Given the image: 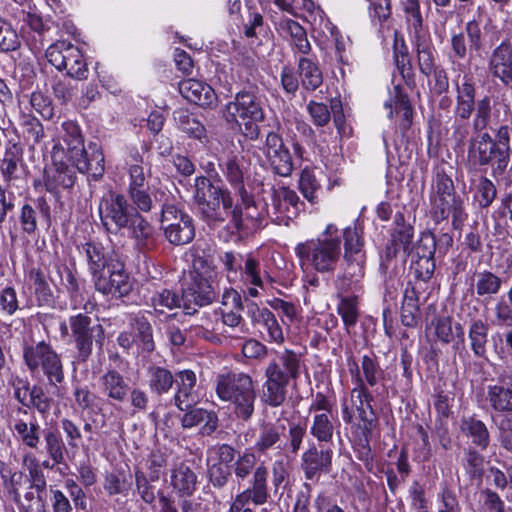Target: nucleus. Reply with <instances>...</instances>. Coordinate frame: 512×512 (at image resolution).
<instances>
[{
  "mask_svg": "<svg viewBox=\"0 0 512 512\" xmlns=\"http://www.w3.org/2000/svg\"><path fill=\"white\" fill-rule=\"evenodd\" d=\"M63 70H66L67 74L72 78L79 80L86 78L87 65L84 57L81 51L71 43L66 53Z\"/></svg>",
  "mask_w": 512,
  "mask_h": 512,
  "instance_id": "09e8293b",
  "label": "nucleus"
},
{
  "mask_svg": "<svg viewBox=\"0 0 512 512\" xmlns=\"http://www.w3.org/2000/svg\"><path fill=\"white\" fill-rule=\"evenodd\" d=\"M436 250V238L434 234L431 232H424L421 234V237L413 247L412 250V258H432L434 259V254Z\"/></svg>",
  "mask_w": 512,
  "mask_h": 512,
  "instance_id": "69168bd1",
  "label": "nucleus"
},
{
  "mask_svg": "<svg viewBox=\"0 0 512 512\" xmlns=\"http://www.w3.org/2000/svg\"><path fill=\"white\" fill-rule=\"evenodd\" d=\"M264 152L275 173L284 177L291 174L293 170L292 157L280 135L275 132L267 134Z\"/></svg>",
  "mask_w": 512,
  "mask_h": 512,
  "instance_id": "dca6fc26",
  "label": "nucleus"
},
{
  "mask_svg": "<svg viewBox=\"0 0 512 512\" xmlns=\"http://www.w3.org/2000/svg\"><path fill=\"white\" fill-rule=\"evenodd\" d=\"M191 269L183 289L186 302L202 307L211 304L217 296L215 288L216 271L213 257L199 246L190 250Z\"/></svg>",
  "mask_w": 512,
  "mask_h": 512,
  "instance_id": "f257e3e1",
  "label": "nucleus"
},
{
  "mask_svg": "<svg viewBox=\"0 0 512 512\" xmlns=\"http://www.w3.org/2000/svg\"><path fill=\"white\" fill-rule=\"evenodd\" d=\"M147 376L150 390L157 395L168 393L175 382L171 371L160 366H150Z\"/></svg>",
  "mask_w": 512,
  "mask_h": 512,
  "instance_id": "ea45409f",
  "label": "nucleus"
},
{
  "mask_svg": "<svg viewBox=\"0 0 512 512\" xmlns=\"http://www.w3.org/2000/svg\"><path fill=\"white\" fill-rule=\"evenodd\" d=\"M46 452L51 460L56 464L64 462V442L56 430H46L44 432Z\"/></svg>",
  "mask_w": 512,
  "mask_h": 512,
  "instance_id": "6e6d98bb",
  "label": "nucleus"
},
{
  "mask_svg": "<svg viewBox=\"0 0 512 512\" xmlns=\"http://www.w3.org/2000/svg\"><path fill=\"white\" fill-rule=\"evenodd\" d=\"M301 354L293 350L285 349L278 355L277 360L271 361L265 371L269 374L275 370L282 374L284 379H296L300 374Z\"/></svg>",
  "mask_w": 512,
  "mask_h": 512,
  "instance_id": "7c9ffc66",
  "label": "nucleus"
},
{
  "mask_svg": "<svg viewBox=\"0 0 512 512\" xmlns=\"http://www.w3.org/2000/svg\"><path fill=\"white\" fill-rule=\"evenodd\" d=\"M417 61L420 72L425 76H430L432 71L438 67L435 64V50L426 43H418Z\"/></svg>",
  "mask_w": 512,
  "mask_h": 512,
  "instance_id": "0e129e2a",
  "label": "nucleus"
},
{
  "mask_svg": "<svg viewBox=\"0 0 512 512\" xmlns=\"http://www.w3.org/2000/svg\"><path fill=\"white\" fill-rule=\"evenodd\" d=\"M21 442L29 448L37 449L40 443V426L37 423H26L18 420L13 425Z\"/></svg>",
  "mask_w": 512,
  "mask_h": 512,
  "instance_id": "864d4df0",
  "label": "nucleus"
},
{
  "mask_svg": "<svg viewBox=\"0 0 512 512\" xmlns=\"http://www.w3.org/2000/svg\"><path fill=\"white\" fill-rule=\"evenodd\" d=\"M431 213L437 221L447 219L452 213L454 220H462L464 215L463 201L455 197L452 179L444 172H438L432 188Z\"/></svg>",
  "mask_w": 512,
  "mask_h": 512,
  "instance_id": "0eeeda50",
  "label": "nucleus"
},
{
  "mask_svg": "<svg viewBox=\"0 0 512 512\" xmlns=\"http://www.w3.org/2000/svg\"><path fill=\"white\" fill-rule=\"evenodd\" d=\"M344 253L343 258H366L364 241L361 231L355 227H347L343 231Z\"/></svg>",
  "mask_w": 512,
  "mask_h": 512,
  "instance_id": "de8ad7c7",
  "label": "nucleus"
},
{
  "mask_svg": "<svg viewBox=\"0 0 512 512\" xmlns=\"http://www.w3.org/2000/svg\"><path fill=\"white\" fill-rule=\"evenodd\" d=\"M181 298L179 295L169 289L156 291L151 297V305L158 313H165L166 310H172L180 307Z\"/></svg>",
  "mask_w": 512,
  "mask_h": 512,
  "instance_id": "5fc2aeb1",
  "label": "nucleus"
},
{
  "mask_svg": "<svg viewBox=\"0 0 512 512\" xmlns=\"http://www.w3.org/2000/svg\"><path fill=\"white\" fill-rule=\"evenodd\" d=\"M320 188L321 185L314 173L309 169L302 170L299 179V189L309 202L315 203L317 201Z\"/></svg>",
  "mask_w": 512,
  "mask_h": 512,
  "instance_id": "680f3d73",
  "label": "nucleus"
},
{
  "mask_svg": "<svg viewBox=\"0 0 512 512\" xmlns=\"http://www.w3.org/2000/svg\"><path fill=\"white\" fill-rule=\"evenodd\" d=\"M492 108L493 100L488 95L477 101L472 120V128L475 132H481L489 126L492 117Z\"/></svg>",
  "mask_w": 512,
  "mask_h": 512,
  "instance_id": "603ef678",
  "label": "nucleus"
},
{
  "mask_svg": "<svg viewBox=\"0 0 512 512\" xmlns=\"http://www.w3.org/2000/svg\"><path fill=\"white\" fill-rule=\"evenodd\" d=\"M138 210L131 206L124 195L108 192L99 203L101 222L110 233H118L129 226V221Z\"/></svg>",
  "mask_w": 512,
  "mask_h": 512,
  "instance_id": "6e6552de",
  "label": "nucleus"
},
{
  "mask_svg": "<svg viewBox=\"0 0 512 512\" xmlns=\"http://www.w3.org/2000/svg\"><path fill=\"white\" fill-rule=\"evenodd\" d=\"M21 47V40L10 22L0 17V50L16 51Z\"/></svg>",
  "mask_w": 512,
  "mask_h": 512,
  "instance_id": "bf43d9fd",
  "label": "nucleus"
},
{
  "mask_svg": "<svg viewBox=\"0 0 512 512\" xmlns=\"http://www.w3.org/2000/svg\"><path fill=\"white\" fill-rule=\"evenodd\" d=\"M491 74L512 89V50L507 44H500L489 61Z\"/></svg>",
  "mask_w": 512,
  "mask_h": 512,
  "instance_id": "412c9836",
  "label": "nucleus"
},
{
  "mask_svg": "<svg viewBox=\"0 0 512 512\" xmlns=\"http://www.w3.org/2000/svg\"><path fill=\"white\" fill-rule=\"evenodd\" d=\"M496 153V144L488 133H481L471 142L469 157L474 163L487 165Z\"/></svg>",
  "mask_w": 512,
  "mask_h": 512,
  "instance_id": "e433bc0d",
  "label": "nucleus"
},
{
  "mask_svg": "<svg viewBox=\"0 0 512 512\" xmlns=\"http://www.w3.org/2000/svg\"><path fill=\"white\" fill-rule=\"evenodd\" d=\"M454 83L456 87L454 117L463 120L470 119L477 103L474 78L471 74L466 73L462 77L458 75L454 79Z\"/></svg>",
  "mask_w": 512,
  "mask_h": 512,
  "instance_id": "f3484780",
  "label": "nucleus"
},
{
  "mask_svg": "<svg viewBox=\"0 0 512 512\" xmlns=\"http://www.w3.org/2000/svg\"><path fill=\"white\" fill-rule=\"evenodd\" d=\"M178 89L180 94L189 102L202 107H212L217 102V95L213 88L196 79L182 80Z\"/></svg>",
  "mask_w": 512,
  "mask_h": 512,
  "instance_id": "aec40b11",
  "label": "nucleus"
},
{
  "mask_svg": "<svg viewBox=\"0 0 512 512\" xmlns=\"http://www.w3.org/2000/svg\"><path fill=\"white\" fill-rule=\"evenodd\" d=\"M224 117L227 122L237 124L245 137L255 140L259 137V123L264 121L265 113L259 96L251 91H240L226 104Z\"/></svg>",
  "mask_w": 512,
  "mask_h": 512,
  "instance_id": "20e7f679",
  "label": "nucleus"
},
{
  "mask_svg": "<svg viewBox=\"0 0 512 512\" xmlns=\"http://www.w3.org/2000/svg\"><path fill=\"white\" fill-rule=\"evenodd\" d=\"M181 417V426L184 429H191L203 423L200 433L203 436L213 434L218 427V416L214 411L203 408H189Z\"/></svg>",
  "mask_w": 512,
  "mask_h": 512,
  "instance_id": "393cba45",
  "label": "nucleus"
},
{
  "mask_svg": "<svg viewBox=\"0 0 512 512\" xmlns=\"http://www.w3.org/2000/svg\"><path fill=\"white\" fill-rule=\"evenodd\" d=\"M266 381L264 383L263 400L271 407L282 405L286 399L289 380L284 379L281 373L273 371L269 374L265 371Z\"/></svg>",
  "mask_w": 512,
  "mask_h": 512,
  "instance_id": "c756f323",
  "label": "nucleus"
},
{
  "mask_svg": "<svg viewBox=\"0 0 512 512\" xmlns=\"http://www.w3.org/2000/svg\"><path fill=\"white\" fill-rule=\"evenodd\" d=\"M284 431V426L264 425L255 442V451L260 455H267L271 450H283Z\"/></svg>",
  "mask_w": 512,
  "mask_h": 512,
  "instance_id": "2f4dec72",
  "label": "nucleus"
},
{
  "mask_svg": "<svg viewBox=\"0 0 512 512\" xmlns=\"http://www.w3.org/2000/svg\"><path fill=\"white\" fill-rule=\"evenodd\" d=\"M339 237H319L298 243L295 253L302 266L311 267L318 273H333L341 258Z\"/></svg>",
  "mask_w": 512,
  "mask_h": 512,
  "instance_id": "39448f33",
  "label": "nucleus"
},
{
  "mask_svg": "<svg viewBox=\"0 0 512 512\" xmlns=\"http://www.w3.org/2000/svg\"><path fill=\"white\" fill-rule=\"evenodd\" d=\"M132 238L135 239L141 251L149 252L156 247V233L154 227L137 211L129 221Z\"/></svg>",
  "mask_w": 512,
  "mask_h": 512,
  "instance_id": "a878e982",
  "label": "nucleus"
},
{
  "mask_svg": "<svg viewBox=\"0 0 512 512\" xmlns=\"http://www.w3.org/2000/svg\"><path fill=\"white\" fill-rule=\"evenodd\" d=\"M100 392L108 399L123 402L129 394V384L116 370H108L99 378Z\"/></svg>",
  "mask_w": 512,
  "mask_h": 512,
  "instance_id": "c85d7f7f",
  "label": "nucleus"
},
{
  "mask_svg": "<svg viewBox=\"0 0 512 512\" xmlns=\"http://www.w3.org/2000/svg\"><path fill=\"white\" fill-rule=\"evenodd\" d=\"M24 464H26L29 472L31 488H34L37 491V498L39 502H42L41 493L45 491L47 485L45 475L40 469L39 463L35 457L31 455H25Z\"/></svg>",
  "mask_w": 512,
  "mask_h": 512,
  "instance_id": "13d9d810",
  "label": "nucleus"
},
{
  "mask_svg": "<svg viewBox=\"0 0 512 512\" xmlns=\"http://www.w3.org/2000/svg\"><path fill=\"white\" fill-rule=\"evenodd\" d=\"M469 340L474 355L484 357L488 342V325L482 320L474 321L469 329Z\"/></svg>",
  "mask_w": 512,
  "mask_h": 512,
  "instance_id": "8fccbe9b",
  "label": "nucleus"
},
{
  "mask_svg": "<svg viewBox=\"0 0 512 512\" xmlns=\"http://www.w3.org/2000/svg\"><path fill=\"white\" fill-rule=\"evenodd\" d=\"M231 222L236 230L248 228L249 224L256 225L261 219V213L258 211L255 200L247 192V198H240V203L232 207Z\"/></svg>",
  "mask_w": 512,
  "mask_h": 512,
  "instance_id": "cd10ccee",
  "label": "nucleus"
},
{
  "mask_svg": "<svg viewBox=\"0 0 512 512\" xmlns=\"http://www.w3.org/2000/svg\"><path fill=\"white\" fill-rule=\"evenodd\" d=\"M215 392L219 399L233 405V412L238 419L242 421L251 419L255 411L257 395L250 375L235 371L218 374Z\"/></svg>",
  "mask_w": 512,
  "mask_h": 512,
  "instance_id": "f03ea898",
  "label": "nucleus"
},
{
  "mask_svg": "<svg viewBox=\"0 0 512 512\" xmlns=\"http://www.w3.org/2000/svg\"><path fill=\"white\" fill-rule=\"evenodd\" d=\"M352 381L355 387L351 390L352 403L355 406L359 419L363 422L365 433H370L375 427L374 410L372 408L373 395L362 380L360 368L356 362L350 368Z\"/></svg>",
  "mask_w": 512,
  "mask_h": 512,
  "instance_id": "9b49d317",
  "label": "nucleus"
},
{
  "mask_svg": "<svg viewBox=\"0 0 512 512\" xmlns=\"http://www.w3.org/2000/svg\"><path fill=\"white\" fill-rule=\"evenodd\" d=\"M268 469L264 464H260L255 475L251 480V486L241 493H239L232 504L230 509L243 510L250 509L247 507L249 502H253L255 505L260 506L268 500V487H267Z\"/></svg>",
  "mask_w": 512,
  "mask_h": 512,
  "instance_id": "4468645a",
  "label": "nucleus"
},
{
  "mask_svg": "<svg viewBox=\"0 0 512 512\" xmlns=\"http://www.w3.org/2000/svg\"><path fill=\"white\" fill-rule=\"evenodd\" d=\"M175 382L177 391L173 397L174 404L179 410H188L197 401V395L194 392L196 375L191 370L180 371Z\"/></svg>",
  "mask_w": 512,
  "mask_h": 512,
  "instance_id": "bb28decb",
  "label": "nucleus"
},
{
  "mask_svg": "<svg viewBox=\"0 0 512 512\" xmlns=\"http://www.w3.org/2000/svg\"><path fill=\"white\" fill-rule=\"evenodd\" d=\"M361 377L366 386H375L383 374L375 356L364 355L361 359Z\"/></svg>",
  "mask_w": 512,
  "mask_h": 512,
  "instance_id": "052dcab7",
  "label": "nucleus"
},
{
  "mask_svg": "<svg viewBox=\"0 0 512 512\" xmlns=\"http://www.w3.org/2000/svg\"><path fill=\"white\" fill-rule=\"evenodd\" d=\"M333 451L312 444L301 456V469L307 480L318 479L332 467Z\"/></svg>",
  "mask_w": 512,
  "mask_h": 512,
  "instance_id": "2eb2a0df",
  "label": "nucleus"
},
{
  "mask_svg": "<svg viewBox=\"0 0 512 512\" xmlns=\"http://www.w3.org/2000/svg\"><path fill=\"white\" fill-rule=\"evenodd\" d=\"M80 173L87 174L93 180H99L104 173V155L101 147L96 143H89L85 153L79 156L74 163Z\"/></svg>",
  "mask_w": 512,
  "mask_h": 512,
  "instance_id": "5701e85b",
  "label": "nucleus"
},
{
  "mask_svg": "<svg viewBox=\"0 0 512 512\" xmlns=\"http://www.w3.org/2000/svg\"><path fill=\"white\" fill-rule=\"evenodd\" d=\"M461 431L469 438L472 442L480 447L486 449L489 445V432L486 425L473 417L464 418L461 421Z\"/></svg>",
  "mask_w": 512,
  "mask_h": 512,
  "instance_id": "37998d69",
  "label": "nucleus"
},
{
  "mask_svg": "<svg viewBox=\"0 0 512 512\" xmlns=\"http://www.w3.org/2000/svg\"><path fill=\"white\" fill-rule=\"evenodd\" d=\"M173 117L183 132L199 140L206 136L204 125L188 110L179 108L174 111Z\"/></svg>",
  "mask_w": 512,
  "mask_h": 512,
  "instance_id": "79ce46f5",
  "label": "nucleus"
},
{
  "mask_svg": "<svg viewBox=\"0 0 512 512\" xmlns=\"http://www.w3.org/2000/svg\"><path fill=\"white\" fill-rule=\"evenodd\" d=\"M487 399L491 407L496 411H512V389L500 385L489 386Z\"/></svg>",
  "mask_w": 512,
  "mask_h": 512,
  "instance_id": "3c124183",
  "label": "nucleus"
},
{
  "mask_svg": "<svg viewBox=\"0 0 512 512\" xmlns=\"http://www.w3.org/2000/svg\"><path fill=\"white\" fill-rule=\"evenodd\" d=\"M193 198L200 214L210 224L223 223L233 207L230 191L205 176L195 178Z\"/></svg>",
  "mask_w": 512,
  "mask_h": 512,
  "instance_id": "7ed1b4c3",
  "label": "nucleus"
},
{
  "mask_svg": "<svg viewBox=\"0 0 512 512\" xmlns=\"http://www.w3.org/2000/svg\"><path fill=\"white\" fill-rule=\"evenodd\" d=\"M351 295L339 294V304L337 306V312L341 316L342 321L349 330L350 327L356 325L359 318V304L358 296L356 293H350Z\"/></svg>",
  "mask_w": 512,
  "mask_h": 512,
  "instance_id": "c03bdc74",
  "label": "nucleus"
},
{
  "mask_svg": "<svg viewBox=\"0 0 512 512\" xmlns=\"http://www.w3.org/2000/svg\"><path fill=\"white\" fill-rule=\"evenodd\" d=\"M23 358L32 373L41 369L50 385L57 386L64 381L65 374L60 356L46 342L40 341L25 347Z\"/></svg>",
  "mask_w": 512,
  "mask_h": 512,
  "instance_id": "423d86ee",
  "label": "nucleus"
},
{
  "mask_svg": "<svg viewBox=\"0 0 512 512\" xmlns=\"http://www.w3.org/2000/svg\"><path fill=\"white\" fill-rule=\"evenodd\" d=\"M231 467L223 463H213L208 467V478L214 487H224L231 477Z\"/></svg>",
  "mask_w": 512,
  "mask_h": 512,
  "instance_id": "774afa93",
  "label": "nucleus"
},
{
  "mask_svg": "<svg viewBox=\"0 0 512 512\" xmlns=\"http://www.w3.org/2000/svg\"><path fill=\"white\" fill-rule=\"evenodd\" d=\"M420 286V282H409L405 289L401 307V321L406 327H414L418 322Z\"/></svg>",
  "mask_w": 512,
  "mask_h": 512,
  "instance_id": "473e14b6",
  "label": "nucleus"
},
{
  "mask_svg": "<svg viewBox=\"0 0 512 512\" xmlns=\"http://www.w3.org/2000/svg\"><path fill=\"white\" fill-rule=\"evenodd\" d=\"M22 129L24 138L31 145L39 143L44 137L43 125L32 115L24 114L22 116Z\"/></svg>",
  "mask_w": 512,
  "mask_h": 512,
  "instance_id": "e2e57ef3",
  "label": "nucleus"
},
{
  "mask_svg": "<svg viewBox=\"0 0 512 512\" xmlns=\"http://www.w3.org/2000/svg\"><path fill=\"white\" fill-rule=\"evenodd\" d=\"M279 27L283 33L289 35L290 42L294 49L301 54H309L311 44L308 41L306 30L292 19H282Z\"/></svg>",
  "mask_w": 512,
  "mask_h": 512,
  "instance_id": "4c0bfd02",
  "label": "nucleus"
},
{
  "mask_svg": "<svg viewBox=\"0 0 512 512\" xmlns=\"http://www.w3.org/2000/svg\"><path fill=\"white\" fill-rule=\"evenodd\" d=\"M223 175L229 184L236 190L240 198H247L244 177L247 174L246 161L243 156L228 157L220 164Z\"/></svg>",
  "mask_w": 512,
  "mask_h": 512,
  "instance_id": "b1692460",
  "label": "nucleus"
},
{
  "mask_svg": "<svg viewBox=\"0 0 512 512\" xmlns=\"http://www.w3.org/2000/svg\"><path fill=\"white\" fill-rule=\"evenodd\" d=\"M89 270L93 279L102 273L109 265L103 247L96 243H86L82 247Z\"/></svg>",
  "mask_w": 512,
  "mask_h": 512,
  "instance_id": "49530a36",
  "label": "nucleus"
},
{
  "mask_svg": "<svg viewBox=\"0 0 512 512\" xmlns=\"http://www.w3.org/2000/svg\"><path fill=\"white\" fill-rule=\"evenodd\" d=\"M170 485L180 497H190L198 485V475L186 463L180 462L170 472Z\"/></svg>",
  "mask_w": 512,
  "mask_h": 512,
  "instance_id": "4be33fe9",
  "label": "nucleus"
},
{
  "mask_svg": "<svg viewBox=\"0 0 512 512\" xmlns=\"http://www.w3.org/2000/svg\"><path fill=\"white\" fill-rule=\"evenodd\" d=\"M260 465L257 464V457L254 452L246 450L239 454L234 461L231 470L239 484L246 481L250 476L255 475V471Z\"/></svg>",
  "mask_w": 512,
  "mask_h": 512,
  "instance_id": "a18cd8bd",
  "label": "nucleus"
},
{
  "mask_svg": "<svg viewBox=\"0 0 512 512\" xmlns=\"http://www.w3.org/2000/svg\"><path fill=\"white\" fill-rule=\"evenodd\" d=\"M365 262L366 258H343V273L336 280L339 294L357 293L362 290Z\"/></svg>",
  "mask_w": 512,
  "mask_h": 512,
  "instance_id": "a211bd4d",
  "label": "nucleus"
},
{
  "mask_svg": "<svg viewBox=\"0 0 512 512\" xmlns=\"http://www.w3.org/2000/svg\"><path fill=\"white\" fill-rule=\"evenodd\" d=\"M161 228L173 245H185L195 236L193 219L173 204H165L161 213Z\"/></svg>",
  "mask_w": 512,
  "mask_h": 512,
  "instance_id": "1a4fd4ad",
  "label": "nucleus"
},
{
  "mask_svg": "<svg viewBox=\"0 0 512 512\" xmlns=\"http://www.w3.org/2000/svg\"><path fill=\"white\" fill-rule=\"evenodd\" d=\"M396 228L392 234V247L388 248L389 255H395L402 249L405 253L410 251L414 229L411 225L404 223V217L398 213L395 216Z\"/></svg>",
  "mask_w": 512,
  "mask_h": 512,
  "instance_id": "58836bf2",
  "label": "nucleus"
},
{
  "mask_svg": "<svg viewBox=\"0 0 512 512\" xmlns=\"http://www.w3.org/2000/svg\"><path fill=\"white\" fill-rule=\"evenodd\" d=\"M471 287L478 297H492L500 291L502 279L488 270L476 271L472 277Z\"/></svg>",
  "mask_w": 512,
  "mask_h": 512,
  "instance_id": "c9c22d12",
  "label": "nucleus"
},
{
  "mask_svg": "<svg viewBox=\"0 0 512 512\" xmlns=\"http://www.w3.org/2000/svg\"><path fill=\"white\" fill-rule=\"evenodd\" d=\"M335 425L332 413H316L312 417L310 434L321 443H329L333 439Z\"/></svg>",
  "mask_w": 512,
  "mask_h": 512,
  "instance_id": "a19ab883",
  "label": "nucleus"
},
{
  "mask_svg": "<svg viewBox=\"0 0 512 512\" xmlns=\"http://www.w3.org/2000/svg\"><path fill=\"white\" fill-rule=\"evenodd\" d=\"M297 72L301 86L307 92H313L322 86V71L311 59L305 57L300 58Z\"/></svg>",
  "mask_w": 512,
  "mask_h": 512,
  "instance_id": "f704fd0d",
  "label": "nucleus"
},
{
  "mask_svg": "<svg viewBox=\"0 0 512 512\" xmlns=\"http://www.w3.org/2000/svg\"><path fill=\"white\" fill-rule=\"evenodd\" d=\"M246 313L253 326L262 327L266 330L268 336L266 340L268 342L279 345L284 343L283 330L275 315L269 309L259 307L255 302H248L246 304Z\"/></svg>",
  "mask_w": 512,
  "mask_h": 512,
  "instance_id": "6ab92c4d",
  "label": "nucleus"
},
{
  "mask_svg": "<svg viewBox=\"0 0 512 512\" xmlns=\"http://www.w3.org/2000/svg\"><path fill=\"white\" fill-rule=\"evenodd\" d=\"M69 323L77 349L76 360L86 362L92 353L93 342L102 345L104 329L100 324H92V319L83 313L71 316Z\"/></svg>",
  "mask_w": 512,
  "mask_h": 512,
  "instance_id": "9d476101",
  "label": "nucleus"
},
{
  "mask_svg": "<svg viewBox=\"0 0 512 512\" xmlns=\"http://www.w3.org/2000/svg\"><path fill=\"white\" fill-rule=\"evenodd\" d=\"M53 403V399L46 393L42 386L33 385L31 387L27 404L28 408H35L43 417H46L50 414Z\"/></svg>",
  "mask_w": 512,
  "mask_h": 512,
  "instance_id": "4d7b16f0",
  "label": "nucleus"
},
{
  "mask_svg": "<svg viewBox=\"0 0 512 512\" xmlns=\"http://www.w3.org/2000/svg\"><path fill=\"white\" fill-rule=\"evenodd\" d=\"M65 148L61 143H56L53 147L52 157L54 168L46 173L45 187L50 193L57 195L61 189H71L76 181V174L73 167L68 166L62 161L60 154H63Z\"/></svg>",
  "mask_w": 512,
  "mask_h": 512,
  "instance_id": "ddd939ff",
  "label": "nucleus"
},
{
  "mask_svg": "<svg viewBox=\"0 0 512 512\" xmlns=\"http://www.w3.org/2000/svg\"><path fill=\"white\" fill-rule=\"evenodd\" d=\"M126 170L129 177L128 189L147 186L143 156L137 148H130L125 159Z\"/></svg>",
  "mask_w": 512,
  "mask_h": 512,
  "instance_id": "72a5a7b5",
  "label": "nucleus"
},
{
  "mask_svg": "<svg viewBox=\"0 0 512 512\" xmlns=\"http://www.w3.org/2000/svg\"><path fill=\"white\" fill-rule=\"evenodd\" d=\"M411 270L420 282L428 281L434 273L435 262L432 258H412Z\"/></svg>",
  "mask_w": 512,
  "mask_h": 512,
  "instance_id": "338daca9",
  "label": "nucleus"
},
{
  "mask_svg": "<svg viewBox=\"0 0 512 512\" xmlns=\"http://www.w3.org/2000/svg\"><path fill=\"white\" fill-rule=\"evenodd\" d=\"M93 282L97 291L116 298L127 296L132 291L129 275L121 263L108 266Z\"/></svg>",
  "mask_w": 512,
  "mask_h": 512,
  "instance_id": "f8f14e48",
  "label": "nucleus"
}]
</instances>
